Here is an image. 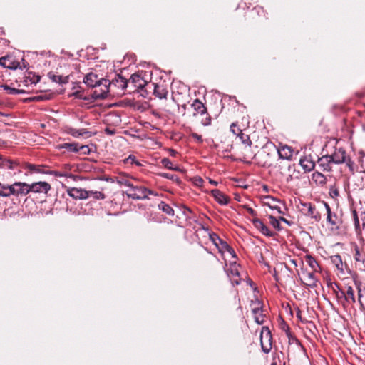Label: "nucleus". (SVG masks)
I'll return each instance as SVG.
<instances>
[{"label":"nucleus","instance_id":"59","mask_svg":"<svg viewBox=\"0 0 365 365\" xmlns=\"http://www.w3.org/2000/svg\"><path fill=\"white\" fill-rule=\"evenodd\" d=\"M22 61H23L22 66L21 65V66L22 68L21 69L26 68L28 66V63H25L24 59H22Z\"/></svg>","mask_w":365,"mask_h":365},{"label":"nucleus","instance_id":"11","mask_svg":"<svg viewBox=\"0 0 365 365\" xmlns=\"http://www.w3.org/2000/svg\"><path fill=\"white\" fill-rule=\"evenodd\" d=\"M148 91H150V93H153V94L159 98L160 99L166 98L168 95V91L163 85H158L154 83H151L148 85Z\"/></svg>","mask_w":365,"mask_h":365},{"label":"nucleus","instance_id":"5","mask_svg":"<svg viewBox=\"0 0 365 365\" xmlns=\"http://www.w3.org/2000/svg\"><path fill=\"white\" fill-rule=\"evenodd\" d=\"M299 209L300 212L305 216L310 217L317 221L321 218L320 215L316 210V208L310 202H301Z\"/></svg>","mask_w":365,"mask_h":365},{"label":"nucleus","instance_id":"8","mask_svg":"<svg viewBox=\"0 0 365 365\" xmlns=\"http://www.w3.org/2000/svg\"><path fill=\"white\" fill-rule=\"evenodd\" d=\"M329 156L331 158L333 163L341 164L346 163L351 168L353 163L349 159H346V152L344 149H336L334 153L332 155H329Z\"/></svg>","mask_w":365,"mask_h":365},{"label":"nucleus","instance_id":"50","mask_svg":"<svg viewBox=\"0 0 365 365\" xmlns=\"http://www.w3.org/2000/svg\"><path fill=\"white\" fill-rule=\"evenodd\" d=\"M245 209L247 212L252 216L255 217L257 215L256 211L254 210L252 207H246Z\"/></svg>","mask_w":365,"mask_h":365},{"label":"nucleus","instance_id":"39","mask_svg":"<svg viewBox=\"0 0 365 365\" xmlns=\"http://www.w3.org/2000/svg\"><path fill=\"white\" fill-rule=\"evenodd\" d=\"M161 163H162V165H163L165 168H168V169H169V170H178V168H174V167L173 166V163H172V162H171L168 158H163V159L161 160Z\"/></svg>","mask_w":365,"mask_h":365},{"label":"nucleus","instance_id":"35","mask_svg":"<svg viewBox=\"0 0 365 365\" xmlns=\"http://www.w3.org/2000/svg\"><path fill=\"white\" fill-rule=\"evenodd\" d=\"M216 240H217L218 242L216 247H217L219 252L223 254L224 252H226L230 245L225 241L221 240L220 237H216Z\"/></svg>","mask_w":365,"mask_h":365},{"label":"nucleus","instance_id":"36","mask_svg":"<svg viewBox=\"0 0 365 365\" xmlns=\"http://www.w3.org/2000/svg\"><path fill=\"white\" fill-rule=\"evenodd\" d=\"M354 259L357 262H362L363 265H365V257H364L359 251V249L357 246H355L354 247Z\"/></svg>","mask_w":365,"mask_h":365},{"label":"nucleus","instance_id":"63","mask_svg":"<svg viewBox=\"0 0 365 365\" xmlns=\"http://www.w3.org/2000/svg\"><path fill=\"white\" fill-rule=\"evenodd\" d=\"M210 123V119L208 120L207 123H203L204 125H208Z\"/></svg>","mask_w":365,"mask_h":365},{"label":"nucleus","instance_id":"4","mask_svg":"<svg viewBox=\"0 0 365 365\" xmlns=\"http://www.w3.org/2000/svg\"><path fill=\"white\" fill-rule=\"evenodd\" d=\"M153 192L144 187H135L133 185L127 192V196L134 200H143L148 197V195Z\"/></svg>","mask_w":365,"mask_h":365},{"label":"nucleus","instance_id":"12","mask_svg":"<svg viewBox=\"0 0 365 365\" xmlns=\"http://www.w3.org/2000/svg\"><path fill=\"white\" fill-rule=\"evenodd\" d=\"M0 65L4 68L11 70L22 68L21 63L16 61L12 56H9L0 58Z\"/></svg>","mask_w":365,"mask_h":365},{"label":"nucleus","instance_id":"22","mask_svg":"<svg viewBox=\"0 0 365 365\" xmlns=\"http://www.w3.org/2000/svg\"><path fill=\"white\" fill-rule=\"evenodd\" d=\"M211 195L215 198V200L221 205H225L229 202V197H227L223 192L220 190L215 189L211 190Z\"/></svg>","mask_w":365,"mask_h":365},{"label":"nucleus","instance_id":"13","mask_svg":"<svg viewBox=\"0 0 365 365\" xmlns=\"http://www.w3.org/2000/svg\"><path fill=\"white\" fill-rule=\"evenodd\" d=\"M51 190V185L46 182H37L29 185V192L45 193Z\"/></svg>","mask_w":365,"mask_h":365},{"label":"nucleus","instance_id":"10","mask_svg":"<svg viewBox=\"0 0 365 365\" xmlns=\"http://www.w3.org/2000/svg\"><path fill=\"white\" fill-rule=\"evenodd\" d=\"M251 306L255 322L258 324H262L265 315L262 314V302L257 299L255 302H252Z\"/></svg>","mask_w":365,"mask_h":365},{"label":"nucleus","instance_id":"25","mask_svg":"<svg viewBox=\"0 0 365 365\" xmlns=\"http://www.w3.org/2000/svg\"><path fill=\"white\" fill-rule=\"evenodd\" d=\"M304 261L310 267L312 270L315 272H321V267L316 259L310 255L304 257Z\"/></svg>","mask_w":365,"mask_h":365},{"label":"nucleus","instance_id":"20","mask_svg":"<svg viewBox=\"0 0 365 365\" xmlns=\"http://www.w3.org/2000/svg\"><path fill=\"white\" fill-rule=\"evenodd\" d=\"M101 78H98L96 74L90 73L84 77L83 82L89 87L96 88L101 81Z\"/></svg>","mask_w":365,"mask_h":365},{"label":"nucleus","instance_id":"41","mask_svg":"<svg viewBox=\"0 0 365 365\" xmlns=\"http://www.w3.org/2000/svg\"><path fill=\"white\" fill-rule=\"evenodd\" d=\"M0 196L8 197V185L0 182Z\"/></svg>","mask_w":365,"mask_h":365},{"label":"nucleus","instance_id":"44","mask_svg":"<svg viewBox=\"0 0 365 365\" xmlns=\"http://www.w3.org/2000/svg\"><path fill=\"white\" fill-rule=\"evenodd\" d=\"M192 181H193L194 185L197 187H201L203 186L204 180L201 177H199V176L195 177V178H193Z\"/></svg>","mask_w":365,"mask_h":365},{"label":"nucleus","instance_id":"17","mask_svg":"<svg viewBox=\"0 0 365 365\" xmlns=\"http://www.w3.org/2000/svg\"><path fill=\"white\" fill-rule=\"evenodd\" d=\"M68 195L75 199H86L89 197V192L81 188L72 187L68 190Z\"/></svg>","mask_w":365,"mask_h":365},{"label":"nucleus","instance_id":"23","mask_svg":"<svg viewBox=\"0 0 365 365\" xmlns=\"http://www.w3.org/2000/svg\"><path fill=\"white\" fill-rule=\"evenodd\" d=\"M15 187L16 196H24L29 193V184L21 182H16Z\"/></svg>","mask_w":365,"mask_h":365},{"label":"nucleus","instance_id":"64","mask_svg":"<svg viewBox=\"0 0 365 365\" xmlns=\"http://www.w3.org/2000/svg\"><path fill=\"white\" fill-rule=\"evenodd\" d=\"M292 262L293 264H294L296 266H297V264H296V262H295L294 260H292Z\"/></svg>","mask_w":365,"mask_h":365},{"label":"nucleus","instance_id":"24","mask_svg":"<svg viewBox=\"0 0 365 365\" xmlns=\"http://www.w3.org/2000/svg\"><path fill=\"white\" fill-rule=\"evenodd\" d=\"M353 215L356 230H359L361 229L360 221L361 222L362 228L365 229V212H361L359 216L356 212L354 211Z\"/></svg>","mask_w":365,"mask_h":365},{"label":"nucleus","instance_id":"54","mask_svg":"<svg viewBox=\"0 0 365 365\" xmlns=\"http://www.w3.org/2000/svg\"><path fill=\"white\" fill-rule=\"evenodd\" d=\"M192 137L196 139L197 141L199 142H202V136L201 135H199L197 133H193L192 134Z\"/></svg>","mask_w":365,"mask_h":365},{"label":"nucleus","instance_id":"37","mask_svg":"<svg viewBox=\"0 0 365 365\" xmlns=\"http://www.w3.org/2000/svg\"><path fill=\"white\" fill-rule=\"evenodd\" d=\"M269 222L274 228H275L278 230H279L281 229L280 222L278 219H277L275 217H274L272 215H269Z\"/></svg>","mask_w":365,"mask_h":365},{"label":"nucleus","instance_id":"52","mask_svg":"<svg viewBox=\"0 0 365 365\" xmlns=\"http://www.w3.org/2000/svg\"><path fill=\"white\" fill-rule=\"evenodd\" d=\"M105 132H106V133H107L108 135H112L115 133V130L114 129H112L110 128H106L105 129Z\"/></svg>","mask_w":365,"mask_h":365},{"label":"nucleus","instance_id":"33","mask_svg":"<svg viewBox=\"0 0 365 365\" xmlns=\"http://www.w3.org/2000/svg\"><path fill=\"white\" fill-rule=\"evenodd\" d=\"M159 208L163 212H165L168 215L173 216L174 215V210L168 204H166L164 202H162L159 204Z\"/></svg>","mask_w":365,"mask_h":365},{"label":"nucleus","instance_id":"43","mask_svg":"<svg viewBox=\"0 0 365 365\" xmlns=\"http://www.w3.org/2000/svg\"><path fill=\"white\" fill-rule=\"evenodd\" d=\"M89 192V197L90 196H92L93 198L95 199H97V200H103L105 198V195L101 192H98V191H88Z\"/></svg>","mask_w":365,"mask_h":365},{"label":"nucleus","instance_id":"60","mask_svg":"<svg viewBox=\"0 0 365 365\" xmlns=\"http://www.w3.org/2000/svg\"><path fill=\"white\" fill-rule=\"evenodd\" d=\"M269 207H270L271 209H272V210H277V212H281L279 207H277V206H274H274H270V205H269Z\"/></svg>","mask_w":365,"mask_h":365},{"label":"nucleus","instance_id":"14","mask_svg":"<svg viewBox=\"0 0 365 365\" xmlns=\"http://www.w3.org/2000/svg\"><path fill=\"white\" fill-rule=\"evenodd\" d=\"M357 294H355V303L357 302L360 311L365 316V287H357Z\"/></svg>","mask_w":365,"mask_h":365},{"label":"nucleus","instance_id":"38","mask_svg":"<svg viewBox=\"0 0 365 365\" xmlns=\"http://www.w3.org/2000/svg\"><path fill=\"white\" fill-rule=\"evenodd\" d=\"M125 163H130V164H135L137 166H142V163L136 160L135 156L133 155H130L127 158L125 159Z\"/></svg>","mask_w":365,"mask_h":365},{"label":"nucleus","instance_id":"30","mask_svg":"<svg viewBox=\"0 0 365 365\" xmlns=\"http://www.w3.org/2000/svg\"><path fill=\"white\" fill-rule=\"evenodd\" d=\"M68 133L75 138H79L84 135L88 134L89 132L86 129H76V128H69L68 130Z\"/></svg>","mask_w":365,"mask_h":365},{"label":"nucleus","instance_id":"21","mask_svg":"<svg viewBox=\"0 0 365 365\" xmlns=\"http://www.w3.org/2000/svg\"><path fill=\"white\" fill-rule=\"evenodd\" d=\"M281 159L290 160L293 156L294 150L288 145H282L277 150Z\"/></svg>","mask_w":365,"mask_h":365},{"label":"nucleus","instance_id":"18","mask_svg":"<svg viewBox=\"0 0 365 365\" xmlns=\"http://www.w3.org/2000/svg\"><path fill=\"white\" fill-rule=\"evenodd\" d=\"M340 292L341 297H344L348 304H353L355 303L356 292L351 286L346 287L345 290H340Z\"/></svg>","mask_w":365,"mask_h":365},{"label":"nucleus","instance_id":"48","mask_svg":"<svg viewBox=\"0 0 365 365\" xmlns=\"http://www.w3.org/2000/svg\"><path fill=\"white\" fill-rule=\"evenodd\" d=\"M238 128H237V125L235 123H232L230 126V130L233 133V134L237 135L239 133Z\"/></svg>","mask_w":365,"mask_h":365},{"label":"nucleus","instance_id":"61","mask_svg":"<svg viewBox=\"0 0 365 365\" xmlns=\"http://www.w3.org/2000/svg\"><path fill=\"white\" fill-rule=\"evenodd\" d=\"M279 220L283 221V222H286L287 224H289V221L287 220H286L285 218L282 217H281L279 218Z\"/></svg>","mask_w":365,"mask_h":365},{"label":"nucleus","instance_id":"7","mask_svg":"<svg viewBox=\"0 0 365 365\" xmlns=\"http://www.w3.org/2000/svg\"><path fill=\"white\" fill-rule=\"evenodd\" d=\"M109 92H111L110 88V81L101 78V81L97 87H96V90L94 91L95 96L98 98H105Z\"/></svg>","mask_w":365,"mask_h":365},{"label":"nucleus","instance_id":"42","mask_svg":"<svg viewBox=\"0 0 365 365\" xmlns=\"http://www.w3.org/2000/svg\"><path fill=\"white\" fill-rule=\"evenodd\" d=\"M50 78L52 79L53 81L58 83H65L67 82L66 78H63L61 76L58 75H52L50 76Z\"/></svg>","mask_w":365,"mask_h":365},{"label":"nucleus","instance_id":"49","mask_svg":"<svg viewBox=\"0 0 365 365\" xmlns=\"http://www.w3.org/2000/svg\"><path fill=\"white\" fill-rule=\"evenodd\" d=\"M226 252H228L232 258L235 259L237 257L235 250L230 246L228 247Z\"/></svg>","mask_w":365,"mask_h":365},{"label":"nucleus","instance_id":"26","mask_svg":"<svg viewBox=\"0 0 365 365\" xmlns=\"http://www.w3.org/2000/svg\"><path fill=\"white\" fill-rule=\"evenodd\" d=\"M312 180L319 185H324L327 183V178L319 172H314L312 175Z\"/></svg>","mask_w":365,"mask_h":365},{"label":"nucleus","instance_id":"47","mask_svg":"<svg viewBox=\"0 0 365 365\" xmlns=\"http://www.w3.org/2000/svg\"><path fill=\"white\" fill-rule=\"evenodd\" d=\"M28 168L31 172H34V173H40V172H41V168L38 166H36L35 165L29 164L28 165Z\"/></svg>","mask_w":365,"mask_h":365},{"label":"nucleus","instance_id":"40","mask_svg":"<svg viewBox=\"0 0 365 365\" xmlns=\"http://www.w3.org/2000/svg\"><path fill=\"white\" fill-rule=\"evenodd\" d=\"M117 182L120 185H125L128 187H131L133 184L128 179L125 178L123 176H120L117 178Z\"/></svg>","mask_w":365,"mask_h":365},{"label":"nucleus","instance_id":"57","mask_svg":"<svg viewBox=\"0 0 365 365\" xmlns=\"http://www.w3.org/2000/svg\"><path fill=\"white\" fill-rule=\"evenodd\" d=\"M208 180H209V182L212 185L217 186L218 185V182L215 180H213L210 178H208Z\"/></svg>","mask_w":365,"mask_h":365},{"label":"nucleus","instance_id":"53","mask_svg":"<svg viewBox=\"0 0 365 365\" xmlns=\"http://www.w3.org/2000/svg\"><path fill=\"white\" fill-rule=\"evenodd\" d=\"M216 237H219L217 235L214 234L212 235H210L211 240L214 243V245L216 246L218 243L217 240H216Z\"/></svg>","mask_w":365,"mask_h":365},{"label":"nucleus","instance_id":"27","mask_svg":"<svg viewBox=\"0 0 365 365\" xmlns=\"http://www.w3.org/2000/svg\"><path fill=\"white\" fill-rule=\"evenodd\" d=\"M192 108L196 111L197 113L203 115L206 113L207 109L204 104L199 101L198 99H195L191 105Z\"/></svg>","mask_w":365,"mask_h":365},{"label":"nucleus","instance_id":"15","mask_svg":"<svg viewBox=\"0 0 365 365\" xmlns=\"http://www.w3.org/2000/svg\"><path fill=\"white\" fill-rule=\"evenodd\" d=\"M332 160L329 155H323L318 160V165L322 171L329 172L332 168Z\"/></svg>","mask_w":365,"mask_h":365},{"label":"nucleus","instance_id":"29","mask_svg":"<svg viewBox=\"0 0 365 365\" xmlns=\"http://www.w3.org/2000/svg\"><path fill=\"white\" fill-rule=\"evenodd\" d=\"M300 165L303 168V169L307 171H311L314 168V163L312 160H308L307 158L301 159L299 161Z\"/></svg>","mask_w":365,"mask_h":365},{"label":"nucleus","instance_id":"3","mask_svg":"<svg viewBox=\"0 0 365 365\" xmlns=\"http://www.w3.org/2000/svg\"><path fill=\"white\" fill-rule=\"evenodd\" d=\"M128 83L132 84L134 88L144 91L146 94H149L150 92V91H148V85L150 84V82H148L141 73H138L133 74Z\"/></svg>","mask_w":365,"mask_h":365},{"label":"nucleus","instance_id":"16","mask_svg":"<svg viewBox=\"0 0 365 365\" xmlns=\"http://www.w3.org/2000/svg\"><path fill=\"white\" fill-rule=\"evenodd\" d=\"M251 221L255 227L259 230L264 235L268 237H272L273 235L272 232L269 230L261 220L255 217Z\"/></svg>","mask_w":365,"mask_h":365},{"label":"nucleus","instance_id":"19","mask_svg":"<svg viewBox=\"0 0 365 365\" xmlns=\"http://www.w3.org/2000/svg\"><path fill=\"white\" fill-rule=\"evenodd\" d=\"M59 148L67 149L69 151L77 153L80 150H83V153H86V150H88V147L87 145H79L78 143H63L58 145Z\"/></svg>","mask_w":365,"mask_h":365},{"label":"nucleus","instance_id":"2","mask_svg":"<svg viewBox=\"0 0 365 365\" xmlns=\"http://www.w3.org/2000/svg\"><path fill=\"white\" fill-rule=\"evenodd\" d=\"M315 273V272H308L306 269L302 268L301 273L299 274L302 283L309 287H317L319 280Z\"/></svg>","mask_w":365,"mask_h":365},{"label":"nucleus","instance_id":"1","mask_svg":"<svg viewBox=\"0 0 365 365\" xmlns=\"http://www.w3.org/2000/svg\"><path fill=\"white\" fill-rule=\"evenodd\" d=\"M128 81L118 74L115 78L110 81V88L113 95H121L128 86Z\"/></svg>","mask_w":365,"mask_h":365},{"label":"nucleus","instance_id":"28","mask_svg":"<svg viewBox=\"0 0 365 365\" xmlns=\"http://www.w3.org/2000/svg\"><path fill=\"white\" fill-rule=\"evenodd\" d=\"M331 263L336 267L341 272H344V264L340 255H335L331 257Z\"/></svg>","mask_w":365,"mask_h":365},{"label":"nucleus","instance_id":"51","mask_svg":"<svg viewBox=\"0 0 365 365\" xmlns=\"http://www.w3.org/2000/svg\"><path fill=\"white\" fill-rule=\"evenodd\" d=\"M53 174L56 177H66L68 176L66 173H61L58 171H53Z\"/></svg>","mask_w":365,"mask_h":365},{"label":"nucleus","instance_id":"34","mask_svg":"<svg viewBox=\"0 0 365 365\" xmlns=\"http://www.w3.org/2000/svg\"><path fill=\"white\" fill-rule=\"evenodd\" d=\"M1 87L3 88L4 90H5L7 92V93H9V94L16 95V94L25 93L24 90L11 88L7 85H3Z\"/></svg>","mask_w":365,"mask_h":365},{"label":"nucleus","instance_id":"58","mask_svg":"<svg viewBox=\"0 0 365 365\" xmlns=\"http://www.w3.org/2000/svg\"><path fill=\"white\" fill-rule=\"evenodd\" d=\"M9 168L14 170L15 168L16 163H12V162H9Z\"/></svg>","mask_w":365,"mask_h":365},{"label":"nucleus","instance_id":"62","mask_svg":"<svg viewBox=\"0 0 365 365\" xmlns=\"http://www.w3.org/2000/svg\"><path fill=\"white\" fill-rule=\"evenodd\" d=\"M176 153H177V152L175 150H170V155L172 156H175L176 155Z\"/></svg>","mask_w":365,"mask_h":365},{"label":"nucleus","instance_id":"46","mask_svg":"<svg viewBox=\"0 0 365 365\" xmlns=\"http://www.w3.org/2000/svg\"><path fill=\"white\" fill-rule=\"evenodd\" d=\"M38 81H39V77L38 76H34L32 78H29V79L26 78L25 80L26 86L29 85V82L30 83L31 85H32V84H36Z\"/></svg>","mask_w":365,"mask_h":365},{"label":"nucleus","instance_id":"6","mask_svg":"<svg viewBox=\"0 0 365 365\" xmlns=\"http://www.w3.org/2000/svg\"><path fill=\"white\" fill-rule=\"evenodd\" d=\"M260 340L262 351L266 354L269 353L272 349V336L267 327H262Z\"/></svg>","mask_w":365,"mask_h":365},{"label":"nucleus","instance_id":"55","mask_svg":"<svg viewBox=\"0 0 365 365\" xmlns=\"http://www.w3.org/2000/svg\"><path fill=\"white\" fill-rule=\"evenodd\" d=\"M159 175L163 177V178H165L166 179H170L171 178V175L169 173H161L159 174Z\"/></svg>","mask_w":365,"mask_h":365},{"label":"nucleus","instance_id":"45","mask_svg":"<svg viewBox=\"0 0 365 365\" xmlns=\"http://www.w3.org/2000/svg\"><path fill=\"white\" fill-rule=\"evenodd\" d=\"M11 195L16 196L15 182L10 185H8V197Z\"/></svg>","mask_w":365,"mask_h":365},{"label":"nucleus","instance_id":"9","mask_svg":"<svg viewBox=\"0 0 365 365\" xmlns=\"http://www.w3.org/2000/svg\"><path fill=\"white\" fill-rule=\"evenodd\" d=\"M323 205L327 212V222L332 230H338L341 223L340 220L336 214L331 212V208L327 202H324Z\"/></svg>","mask_w":365,"mask_h":365},{"label":"nucleus","instance_id":"31","mask_svg":"<svg viewBox=\"0 0 365 365\" xmlns=\"http://www.w3.org/2000/svg\"><path fill=\"white\" fill-rule=\"evenodd\" d=\"M239 265L237 264L236 262H230V267L226 270L229 276H239Z\"/></svg>","mask_w":365,"mask_h":365},{"label":"nucleus","instance_id":"56","mask_svg":"<svg viewBox=\"0 0 365 365\" xmlns=\"http://www.w3.org/2000/svg\"><path fill=\"white\" fill-rule=\"evenodd\" d=\"M297 317L302 322H305V320H304L302 318V313H301V311L299 309L297 310Z\"/></svg>","mask_w":365,"mask_h":365},{"label":"nucleus","instance_id":"32","mask_svg":"<svg viewBox=\"0 0 365 365\" xmlns=\"http://www.w3.org/2000/svg\"><path fill=\"white\" fill-rule=\"evenodd\" d=\"M239 133L237 134V137L240 139L241 142L250 147L252 145V141L250 140V136L246 135L242 132L240 129H238Z\"/></svg>","mask_w":365,"mask_h":365}]
</instances>
